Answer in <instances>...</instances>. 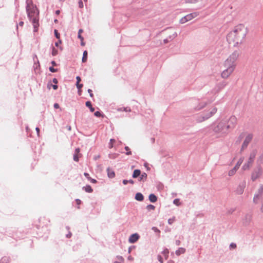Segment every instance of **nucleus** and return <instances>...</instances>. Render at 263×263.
<instances>
[{
  "mask_svg": "<svg viewBox=\"0 0 263 263\" xmlns=\"http://www.w3.org/2000/svg\"><path fill=\"white\" fill-rule=\"evenodd\" d=\"M247 33V28L243 24H239L228 33L227 41L234 47H239L243 43Z\"/></svg>",
  "mask_w": 263,
  "mask_h": 263,
  "instance_id": "nucleus-1",
  "label": "nucleus"
},
{
  "mask_svg": "<svg viewBox=\"0 0 263 263\" xmlns=\"http://www.w3.org/2000/svg\"><path fill=\"white\" fill-rule=\"evenodd\" d=\"M236 123V118L232 117L229 121L222 120L218 122L213 127V131L219 137L225 136L234 127Z\"/></svg>",
  "mask_w": 263,
  "mask_h": 263,
  "instance_id": "nucleus-2",
  "label": "nucleus"
},
{
  "mask_svg": "<svg viewBox=\"0 0 263 263\" xmlns=\"http://www.w3.org/2000/svg\"><path fill=\"white\" fill-rule=\"evenodd\" d=\"M26 11L28 17L32 21L34 31H37L39 26V11L35 5L33 4L32 0H26Z\"/></svg>",
  "mask_w": 263,
  "mask_h": 263,
  "instance_id": "nucleus-3",
  "label": "nucleus"
},
{
  "mask_svg": "<svg viewBox=\"0 0 263 263\" xmlns=\"http://www.w3.org/2000/svg\"><path fill=\"white\" fill-rule=\"evenodd\" d=\"M238 57L239 53L238 51H235L233 52L224 61L223 63L224 67L232 68L235 69L236 67L235 62Z\"/></svg>",
  "mask_w": 263,
  "mask_h": 263,
  "instance_id": "nucleus-4",
  "label": "nucleus"
},
{
  "mask_svg": "<svg viewBox=\"0 0 263 263\" xmlns=\"http://www.w3.org/2000/svg\"><path fill=\"white\" fill-rule=\"evenodd\" d=\"M253 202L256 204L263 202V186L262 185H259L254 195Z\"/></svg>",
  "mask_w": 263,
  "mask_h": 263,
  "instance_id": "nucleus-5",
  "label": "nucleus"
},
{
  "mask_svg": "<svg viewBox=\"0 0 263 263\" xmlns=\"http://www.w3.org/2000/svg\"><path fill=\"white\" fill-rule=\"evenodd\" d=\"M256 156V152L255 151H253L250 155V157L249 158V160L246 164L243 165L242 166V169L243 170H248L250 166L252 165L253 162L254 161V159Z\"/></svg>",
  "mask_w": 263,
  "mask_h": 263,
  "instance_id": "nucleus-6",
  "label": "nucleus"
},
{
  "mask_svg": "<svg viewBox=\"0 0 263 263\" xmlns=\"http://www.w3.org/2000/svg\"><path fill=\"white\" fill-rule=\"evenodd\" d=\"M198 14L197 12H194L192 13H190L189 14H187L185 16L182 17L180 20V23L181 24H184L186 23L188 21H190L193 19L194 18L197 17L198 16Z\"/></svg>",
  "mask_w": 263,
  "mask_h": 263,
  "instance_id": "nucleus-7",
  "label": "nucleus"
},
{
  "mask_svg": "<svg viewBox=\"0 0 263 263\" xmlns=\"http://www.w3.org/2000/svg\"><path fill=\"white\" fill-rule=\"evenodd\" d=\"M243 161V158H240L238 160V161L237 162V164H236L235 167L229 172V176H232L235 174L237 170L239 168L240 165L242 164Z\"/></svg>",
  "mask_w": 263,
  "mask_h": 263,
  "instance_id": "nucleus-8",
  "label": "nucleus"
},
{
  "mask_svg": "<svg viewBox=\"0 0 263 263\" xmlns=\"http://www.w3.org/2000/svg\"><path fill=\"white\" fill-rule=\"evenodd\" d=\"M224 69L221 73V75L222 78L227 79L228 78L234 71V69L229 67H225Z\"/></svg>",
  "mask_w": 263,
  "mask_h": 263,
  "instance_id": "nucleus-9",
  "label": "nucleus"
},
{
  "mask_svg": "<svg viewBox=\"0 0 263 263\" xmlns=\"http://www.w3.org/2000/svg\"><path fill=\"white\" fill-rule=\"evenodd\" d=\"M262 173V171L260 168H257L255 171H254V172L252 173V179L254 180L258 178Z\"/></svg>",
  "mask_w": 263,
  "mask_h": 263,
  "instance_id": "nucleus-10",
  "label": "nucleus"
},
{
  "mask_svg": "<svg viewBox=\"0 0 263 263\" xmlns=\"http://www.w3.org/2000/svg\"><path fill=\"white\" fill-rule=\"evenodd\" d=\"M252 139V135L251 134L248 135L245 138V141L242 145V148H245L247 147L249 143Z\"/></svg>",
  "mask_w": 263,
  "mask_h": 263,
  "instance_id": "nucleus-11",
  "label": "nucleus"
},
{
  "mask_svg": "<svg viewBox=\"0 0 263 263\" xmlns=\"http://www.w3.org/2000/svg\"><path fill=\"white\" fill-rule=\"evenodd\" d=\"M217 111V109L215 108H212V110L210 111V113H209L208 115H206L205 117H202V119H198V121L199 122H202L203 121H204L205 120L208 119L210 117H211L213 114H215Z\"/></svg>",
  "mask_w": 263,
  "mask_h": 263,
  "instance_id": "nucleus-12",
  "label": "nucleus"
},
{
  "mask_svg": "<svg viewBox=\"0 0 263 263\" xmlns=\"http://www.w3.org/2000/svg\"><path fill=\"white\" fill-rule=\"evenodd\" d=\"M80 149L79 148H77L75 150V153L73 155L74 161L78 162L79 160V157L81 156V154H80Z\"/></svg>",
  "mask_w": 263,
  "mask_h": 263,
  "instance_id": "nucleus-13",
  "label": "nucleus"
},
{
  "mask_svg": "<svg viewBox=\"0 0 263 263\" xmlns=\"http://www.w3.org/2000/svg\"><path fill=\"white\" fill-rule=\"evenodd\" d=\"M139 238V236L137 234H132L129 238V241L130 243H134L138 240Z\"/></svg>",
  "mask_w": 263,
  "mask_h": 263,
  "instance_id": "nucleus-14",
  "label": "nucleus"
},
{
  "mask_svg": "<svg viewBox=\"0 0 263 263\" xmlns=\"http://www.w3.org/2000/svg\"><path fill=\"white\" fill-rule=\"evenodd\" d=\"M107 171L108 177L112 178L115 176V173L114 172V171L111 170L110 168H107Z\"/></svg>",
  "mask_w": 263,
  "mask_h": 263,
  "instance_id": "nucleus-15",
  "label": "nucleus"
},
{
  "mask_svg": "<svg viewBox=\"0 0 263 263\" xmlns=\"http://www.w3.org/2000/svg\"><path fill=\"white\" fill-rule=\"evenodd\" d=\"M135 199L138 201H142L143 200L144 198L141 193H138L136 194Z\"/></svg>",
  "mask_w": 263,
  "mask_h": 263,
  "instance_id": "nucleus-16",
  "label": "nucleus"
},
{
  "mask_svg": "<svg viewBox=\"0 0 263 263\" xmlns=\"http://www.w3.org/2000/svg\"><path fill=\"white\" fill-rule=\"evenodd\" d=\"M185 252V249L183 248H179L176 251V254L177 256L180 255L181 254L184 253Z\"/></svg>",
  "mask_w": 263,
  "mask_h": 263,
  "instance_id": "nucleus-17",
  "label": "nucleus"
},
{
  "mask_svg": "<svg viewBox=\"0 0 263 263\" xmlns=\"http://www.w3.org/2000/svg\"><path fill=\"white\" fill-rule=\"evenodd\" d=\"M149 200L152 202H155L157 200V197L153 194H151L149 196Z\"/></svg>",
  "mask_w": 263,
  "mask_h": 263,
  "instance_id": "nucleus-18",
  "label": "nucleus"
},
{
  "mask_svg": "<svg viewBox=\"0 0 263 263\" xmlns=\"http://www.w3.org/2000/svg\"><path fill=\"white\" fill-rule=\"evenodd\" d=\"M141 171L139 170H135L134 171L133 174V177L134 178H137L138 176L140 175Z\"/></svg>",
  "mask_w": 263,
  "mask_h": 263,
  "instance_id": "nucleus-19",
  "label": "nucleus"
},
{
  "mask_svg": "<svg viewBox=\"0 0 263 263\" xmlns=\"http://www.w3.org/2000/svg\"><path fill=\"white\" fill-rule=\"evenodd\" d=\"M87 51L86 50H85L84 52H83V58H82V62L83 63H85L87 61Z\"/></svg>",
  "mask_w": 263,
  "mask_h": 263,
  "instance_id": "nucleus-20",
  "label": "nucleus"
},
{
  "mask_svg": "<svg viewBox=\"0 0 263 263\" xmlns=\"http://www.w3.org/2000/svg\"><path fill=\"white\" fill-rule=\"evenodd\" d=\"M83 189L85 190V191L86 192L88 193H91L93 191L92 189L91 188V186L89 185H87L83 187Z\"/></svg>",
  "mask_w": 263,
  "mask_h": 263,
  "instance_id": "nucleus-21",
  "label": "nucleus"
},
{
  "mask_svg": "<svg viewBox=\"0 0 263 263\" xmlns=\"http://www.w3.org/2000/svg\"><path fill=\"white\" fill-rule=\"evenodd\" d=\"M162 254L163 255V256H164L165 257V259H167L168 257V254H169V251L167 249H164L162 252Z\"/></svg>",
  "mask_w": 263,
  "mask_h": 263,
  "instance_id": "nucleus-22",
  "label": "nucleus"
},
{
  "mask_svg": "<svg viewBox=\"0 0 263 263\" xmlns=\"http://www.w3.org/2000/svg\"><path fill=\"white\" fill-rule=\"evenodd\" d=\"M86 106L89 108L90 111L93 112L95 111V108L92 106L90 101H87L86 102Z\"/></svg>",
  "mask_w": 263,
  "mask_h": 263,
  "instance_id": "nucleus-23",
  "label": "nucleus"
},
{
  "mask_svg": "<svg viewBox=\"0 0 263 263\" xmlns=\"http://www.w3.org/2000/svg\"><path fill=\"white\" fill-rule=\"evenodd\" d=\"M117 258L118 261H116L114 263H123L124 261L123 257L121 256H118L117 257Z\"/></svg>",
  "mask_w": 263,
  "mask_h": 263,
  "instance_id": "nucleus-24",
  "label": "nucleus"
},
{
  "mask_svg": "<svg viewBox=\"0 0 263 263\" xmlns=\"http://www.w3.org/2000/svg\"><path fill=\"white\" fill-rule=\"evenodd\" d=\"M140 178V180H145L147 178V174L145 173H143L141 175Z\"/></svg>",
  "mask_w": 263,
  "mask_h": 263,
  "instance_id": "nucleus-25",
  "label": "nucleus"
},
{
  "mask_svg": "<svg viewBox=\"0 0 263 263\" xmlns=\"http://www.w3.org/2000/svg\"><path fill=\"white\" fill-rule=\"evenodd\" d=\"M115 141H116L115 140L113 139H111L110 140V142H109V147L110 148H112L113 147V145L115 143Z\"/></svg>",
  "mask_w": 263,
  "mask_h": 263,
  "instance_id": "nucleus-26",
  "label": "nucleus"
},
{
  "mask_svg": "<svg viewBox=\"0 0 263 263\" xmlns=\"http://www.w3.org/2000/svg\"><path fill=\"white\" fill-rule=\"evenodd\" d=\"M123 183L124 184L126 185L128 183H131V184H134V181L133 180H124L123 181Z\"/></svg>",
  "mask_w": 263,
  "mask_h": 263,
  "instance_id": "nucleus-27",
  "label": "nucleus"
},
{
  "mask_svg": "<svg viewBox=\"0 0 263 263\" xmlns=\"http://www.w3.org/2000/svg\"><path fill=\"white\" fill-rule=\"evenodd\" d=\"M146 208L148 210H154L155 209V206L152 204H149L146 206Z\"/></svg>",
  "mask_w": 263,
  "mask_h": 263,
  "instance_id": "nucleus-28",
  "label": "nucleus"
},
{
  "mask_svg": "<svg viewBox=\"0 0 263 263\" xmlns=\"http://www.w3.org/2000/svg\"><path fill=\"white\" fill-rule=\"evenodd\" d=\"M125 149L126 151V154L127 155H130L132 154V152L131 151H130V148L128 147V146H125Z\"/></svg>",
  "mask_w": 263,
  "mask_h": 263,
  "instance_id": "nucleus-29",
  "label": "nucleus"
},
{
  "mask_svg": "<svg viewBox=\"0 0 263 263\" xmlns=\"http://www.w3.org/2000/svg\"><path fill=\"white\" fill-rule=\"evenodd\" d=\"M175 221V217H173V218H170L168 220V223L170 224H172Z\"/></svg>",
  "mask_w": 263,
  "mask_h": 263,
  "instance_id": "nucleus-30",
  "label": "nucleus"
},
{
  "mask_svg": "<svg viewBox=\"0 0 263 263\" xmlns=\"http://www.w3.org/2000/svg\"><path fill=\"white\" fill-rule=\"evenodd\" d=\"M54 34H55V37L58 39H60V33L58 32V30H54Z\"/></svg>",
  "mask_w": 263,
  "mask_h": 263,
  "instance_id": "nucleus-31",
  "label": "nucleus"
},
{
  "mask_svg": "<svg viewBox=\"0 0 263 263\" xmlns=\"http://www.w3.org/2000/svg\"><path fill=\"white\" fill-rule=\"evenodd\" d=\"M58 54V50H56L54 48H53L52 49V55L53 56H55L57 54Z\"/></svg>",
  "mask_w": 263,
  "mask_h": 263,
  "instance_id": "nucleus-32",
  "label": "nucleus"
},
{
  "mask_svg": "<svg viewBox=\"0 0 263 263\" xmlns=\"http://www.w3.org/2000/svg\"><path fill=\"white\" fill-rule=\"evenodd\" d=\"M79 7L80 8H82L83 7V2L81 0H80L78 2Z\"/></svg>",
  "mask_w": 263,
  "mask_h": 263,
  "instance_id": "nucleus-33",
  "label": "nucleus"
},
{
  "mask_svg": "<svg viewBox=\"0 0 263 263\" xmlns=\"http://www.w3.org/2000/svg\"><path fill=\"white\" fill-rule=\"evenodd\" d=\"M76 85L79 90L81 89L83 87V84L80 83L76 84Z\"/></svg>",
  "mask_w": 263,
  "mask_h": 263,
  "instance_id": "nucleus-34",
  "label": "nucleus"
},
{
  "mask_svg": "<svg viewBox=\"0 0 263 263\" xmlns=\"http://www.w3.org/2000/svg\"><path fill=\"white\" fill-rule=\"evenodd\" d=\"M7 260H8V259L7 258H6V257L3 258H2L0 263H6Z\"/></svg>",
  "mask_w": 263,
  "mask_h": 263,
  "instance_id": "nucleus-35",
  "label": "nucleus"
},
{
  "mask_svg": "<svg viewBox=\"0 0 263 263\" xmlns=\"http://www.w3.org/2000/svg\"><path fill=\"white\" fill-rule=\"evenodd\" d=\"M174 203L178 205L180 203L179 202V199H176L174 200Z\"/></svg>",
  "mask_w": 263,
  "mask_h": 263,
  "instance_id": "nucleus-36",
  "label": "nucleus"
},
{
  "mask_svg": "<svg viewBox=\"0 0 263 263\" xmlns=\"http://www.w3.org/2000/svg\"><path fill=\"white\" fill-rule=\"evenodd\" d=\"M158 259L160 263H163L162 257L160 255L158 256Z\"/></svg>",
  "mask_w": 263,
  "mask_h": 263,
  "instance_id": "nucleus-37",
  "label": "nucleus"
},
{
  "mask_svg": "<svg viewBox=\"0 0 263 263\" xmlns=\"http://www.w3.org/2000/svg\"><path fill=\"white\" fill-rule=\"evenodd\" d=\"M84 176H85L87 178V179H88V180H90L91 177H90V176H89V174H88V173H85L84 174Z\"/></svg>",
  "mask_w": 263,
  "mask_h": 263,
  "instance_id": "nucleus-38",
  "label": "nucleus"
},
{
  "mask_svg": "<svg viewBox=\"0 0 263 263\" xmlns=\"http://www.w3.org/2000/svg\"><path fill=\"white\" fill-rule=\"evenodd\" d=\"M49 70H50V71L51 72H55L57 71V70L56 69H54V68L53 67H50L49 68Z\"/></svg>",
  "mask_w": 263,
  "mask_h": 263,
  "instance_id": "nucleus-39",
  "label": "nucleus"
},
{
  "mask_svg": "<svg viewBox=\"0 0 263 263\" xmlns=\"http://www.w3.org/2000/svg\"><path fill=\"white\" fill-rule=\"evenodd\" d=\"M198 0H186V2L189 3H194L196 2Z\"/></svg>",
  "mask_w": 263,
  "mask_h": 263,
  "instance_id": "nucleus-40",
  "label": "nucleus"
},
{
  "mask_svg": "<svg viewBox=\"0 0 263 263\" xmlns=\"http://www.w3.org/2000/svg\"><path fill=\"white\" fill-rule=\"evenodd\" d=\"M101 115V113L99 111H96L95 112V116L98 117H100Z\"/></svg>",
  "mask_w": 263,
  "mask_h": 263,
  "instance_id": "nucleus-41",
  "label": "nucleus"
},
{
  "mask_svg": "<svg viewBox=\"0 0 263 263\" xmlns=\"http://www.w3.org/2000/svg\"><path fill=\"white\" fill-rule=\"evenodd\" d=\"M230 248H233V249H235L236 248V245L235 243H232L230 246Z\"/></svg>",
  "mask_w": 263,
  "mask_h": 263,
  "instance_id": "nucleus-42",
  "label": "nucleus"
},
{
  "mask_svg": "<svg viewBox=\"0 0 263 263\" xmlns=\"http://www.w3.org/2000/svg\"><path fill=\"white\" fill-rule=\"evenodd\" d=\"M77 79V84L80 83V81H81V78L79 76H77L76 77Z\"/></svg>",
  "mask_w": 263,
  "mask_h": 263,
  "instance_id": "nucleus-43",
  "label": "nucleus"
},
{
  "mask_svg": "<svg viewBox=\"0 0 263 263\" xmlns=\"http://www.w3.org/2000/svg\"><path fill=\"white\" fill-rule=\"evenodd\" d=\"M88 93H89L90 96L91 98H92V97H93V93H92V90H91V89H89L88 90Z\"/></svg>",
  "mask_w": 263,
  "mask_h": 263,
  "instance_id": "nucleus-44",
  "label": "nucleus"
},
{
  "mask_svg": "<svg viewBox=\"0 0 263 263\" xmlns=\"http://www.w3.org/2000/svg\"><path fill=\"white\" fill-rule=\"evenodd\" d=\"M61 43H62L61 41L60 40H59L58 41V42H56V43H55V46L58 47V46H59V45H60V44H61Z\"/></svg>",
  "mask_w": 263,
  "mask_h": 263,
  "instance_id": "nucleus-45",
  "label": "nucleus"
},
{
  "mask_svg": "<svg viewBox=\"0 0 263 263\" xmlns=\"http://www.w3.org/2000/svg\"><path fill=\"white\" fill-rule=\"evenodd\" d=\"M152 229L156 232L160 233V231L156 227H153Z\"/></svg>",
  "mask_w": 263,
  "mask_h": 263,
  "instance_id": "nucleus-46",
  "label": "nucleus"
},
{
  "mask_svg": "<svg viewBox=\"0 0 263 263\" xmlns=\"http://www.w3.org/2000/svg\"><path fill=\"white\" fill-rule=\"evenodd\" d=\"M89 181L92 183H96L97 182L96 180L92 179L91 178H90V180H89Z\"/></svg>",
  "mask_w": 263,
  "mask_h": 263,
  "instance_id": "nucleus-47",
  "label": "nucleus"
},
{
  "mask_svg": "<svg viewBox=\"0 0 263 263\" xmlns=\"http://www.w3.org/2000/svg\"><path fill=\"white\" fill-rule=\"evenodd\" d=\"M50 86H52V88H53V89H54V90H56L58 88V86L56 84H55V85L51 84Z\"/></svg>",
  "mask_w": 263,
  "mask_h": 263,
  "instance_id": "nucleus-48",
  "label": "nucleus"
},
{
  "mask_svg": "<svg viewBox=\"0 0 263 263\" xmlns=\"http://www.w3.org/2000/svg\"><path fill=\"white\" fill-rule=\"evenodd\" d=\"M78 37L81 40V41H84V38L82 36L81 34L78 33Z\"/></svg>",
  "mask_w": 263,
  "mask_h": 263,
  "instance_id": "nucleus-49",
  "label": "nucleus"
},
{
  "mask_svg": "<svg viewBox=\"0 0 263 263\" xmlns=\"http://www.w3.org/2000/svg\"><path fill=\"white\" fill-rule=\"evenodd\" d=\"M259 204H260V211L261 212H263V201L262 202H260Z\"/></svg>",
  "mask_w": 263,
  "mask_h": 263,
  "instance_id": "nucleus-50",
  "label": "nucleus"
},
{
  "mask_svg": "<svg viewBox=\"0 0 263 263\" xmlns=\"http://www.w3.org/2000/svg\"><path fill=\"white\" fill-rule=\"evenodd\" d=\"M76 201L78 205H80L81 203V201L80 199H76Z\"/></svg>",
  "mask_w": 263,
  "mask_h": 263,
  "instance_id": "nucleus-51",
  "label": "nucleus"
},
{
  "mask_svg": "<svg viewBox=\"0 0 263 263\" xmlns=\"http://www.w3.org/2000/svg\"><path fill=\"white\" fill-rule=\"evenodd\" d=\"M54 107L55 108H59L60 107L58 103H55L54 104Z\"/></svg>",
  "mask_w": 263,
  "mask_h": 263,
  "instance_id": "nucleus-52",
  "label": "nucleus"
},
{
  "mask_svg": "<svg viewBox=\"0 0 263 263\" xmlns=\"http://www.w3.org/2000/svg\"><path fill=\"white\" fill-rule=\"evenodd\" d=\"M52 81L55 84L58 83V80L56 78H54Z\"/></svg>",
  "mask_w": 263,
  "mask_h": 263,
  "instance_id": "nucleus-53",
  "label": "nucleus"
},
{
  "mask_svg": "<svg viewBox=\"0 0 263 263\" xmlns=\"http://www.w3.org/2000/svg\"><path fill=\"white\" fill-rule=\"evenodd\" d=\"M175 243L177 246H179L180 244V240H176V242H175Z\"/></svg>",
  "mask_w": 263,
  "mask_h": 263,
  "instance_id": "nucleus-54",
  "label": "nucleus"
},
{
  "mask_svg": "<svg viewBox=\"0 0 263 263\" xmlns=\"http://www.w3.org/2000/svg\"><path fill=\"white\" fill-rule=\"evenodd\" d=\"M128 259L129 260L133 261L134 260V258L131 256H129L128 257Z\"/></svg>",
  "mask_w": 263,
  "mask_h": 263,
  "instance_id": "nucleus-55",
  "label": "nucleus"
},
{
  "mask_svg": "<svg viewBox=\"0 0 263 263\" xmlns=\"http://www.w3.org/2000/svg\"><path fill=\"white\" fill-rule=\"evenodd\" d=\"M23 24H24V22H20L19 23V25H20V26H23Z\"/></svg>",
  "mask_w": 263,
  "mask_h": 263,
  "instance_id": "nucleus-56",
  "label": "nucleus"
},
{
  "mask_svg": "<svg viewBox=\"0 0 263 263\" xmlns=\"http://www.w3.org/2000/svg\"><path fill=\"white\" fill-rule=\"evenodd\" d=\"M167 263H175V262L172 260H170L169 261H167Z\"/></svg>",
  "mask_w": 263,
  "mask_h": 263,
  "instance_id": "nucleus-57",
  "label": "nucleus"
},
{
  "mask_svg": "<svg viewBox=\"0 0 263 263\" xmlns=\"http://www.w3.org/2000/svg\"><path fill=\"white\" fill-rule=\"evenodd\" d=\"M82 32H83V30L80 29L79 30V32L78 33H80V34H81Z\"/></svg>",
  "mask_w": 263,
  "mask_h": 263,
  "instance_id": "nucleus-58",
  "label": "nucleus"
},
{
  "mask_svg": "<svg viewBox=\"0 0 263 263\" xmlns=\"http://www.w3.org/2000/svg\"><path fill=\"white\" fill-rule=\"evenodd\" d=\"M81 45L83 46L85 45V43L84 42V41H81Z\"/></svg>",
  "mask_w": 263,
  "mask_h": 263,
  "instance_id": "nucleus-59",
  "label": "nucleus"
},
{
  "mask_svg": "<svg viewBox=\"0 0 263 263\" xmlns=\"http://www.w3.org/2000/svg\"><path fill=\"white\" fill-rule=\"evenodd\" d=\"M36 130L37 131V133H39V131H40V129H39V128L36 127Z\"/></svg>",
  "mask_w": 263,
  "mask_h": 263,
  "instance_id": "nucleus-60",
  "label": "nucleus"
},
{
  "mask_svg": "<svg viewBox=\"0 0 263 263\" xmlns=\"http://www.w3.org/2000/svg\"><path fill=\"white\" fill-rule=\"evenodd\" d=\"M78 92H79V95H81V89L79 90Z\"/></svg>",
  "mask_w": 263,
  "mask_h": 263,
  "instance_id": "nucleus-61",
  "label": "nucleus"
},
{
  "mask_svg": "<svg viewBox=\"0 0 263 263\" xmlns=\"http://www.w3.org/2000/svg\"><path fill=\"white\" fill-rule=\"evenodd\" d=\"M68 129L69 130H71V126H69L68 127Z\"/></svg>",
  "mask_w": 263,
  "mask_h": 263,
  "instance_id": "nucleus-62",
  "label": "nucleus"
},
{
  "mask_svg": "<svg viewBox=\"0 0 263 263\" xmlns=\"http://www.w3.org/2000/svg\"><path fill=\"white\" fill-rule=\"evenodd\" d=\"M60 13V10L56 11V14H59Z\"/></svg>",
  "mask_w": 263,
  "mask_h": 263,
  "instance_id": "nucleus-63",
  "label": "nucleus"
},
{
  "mask_svg": "<svg viewBox=\"0 0 263 263\" xmlns=\"http://www.w3.org/2000/svg\"><path fill=\"white\" fill-rule=\"evenodd\" d=\"M52 64L53 65H55V62L54 61H52Z\"/></svg>",
  "mask_w": 263,
  "mask_h": 263,
  "instance_id": "nucleus-64",
  "label": "nucleus"
}]
</instances>
